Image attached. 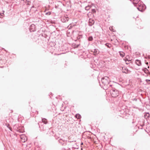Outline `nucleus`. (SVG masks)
I'll use <instances>...</instances> for the list:
<instances>
[{
    "instance_id": "f257e3e1",
    "label": "nucleus",
    "mask_w": 150,
    "mask_h": 150,
    "mask_svg": "<svg viewBox=\"0 0 150 150\" xmlns=\"http://www.w3.org/2000/svg\"><path fill=\"white\" fill-rule=\"evenodd\" d=\"M110 81V79L107 76H105L102 78L101 82L102 84H100L101 87H103L105 90H106L108 88H110V87L113 86V85L109 84V82Z\"/></svg>"
},
{
    "instance_id": "f03ea898",
    "label": "nucleus",
    "mask_w": 150,
    "mask_h": 150,
    "mask_svg": "<svg viewBox=\"0 0 150 150\" xmlns=\"http://www.w3.org/2000/svg\"><path fill=\"white\" fill-rule=\"evenodd\" d=\"M110 93L111 96L115 98L118 96L119 94V91L116 89L113 86L111 87Z\"/></svg>"
},
{
    "instance_id": "7ed1b4c3",
    "label": "nucleus",
    "mask_w": 150,
    "mask_h": 150,
    "mask_svg": "<svg viewBox=\"0 0 150 150\" xmlns=\"http://www.w3.org/2000/svg\"><path fill=\"white\" fill-rule=\"evenodd\" d=\"M137 5L138 7L137 8L138 10L140 11L143 12L146 9V6L142 2H140Z\"/></svg>"
},
{
    "instance_id": "20e7f679",
    "label": "nucleus",
    "mask_w": 150,
    "mask_h": 150,
    "mask_svg": "<svg viewBox=\"0 0 150 150\" xmlns=\"http://www.w3.org/2000/svg\"><path fill=\"white\" fill-rule=\"evenodd\" d=\"M20 138L21 142H25L27 139V137L24 135H21Z\"/></svg>"
},
{
    "instance_id": "39448f33",
    "label": "nucleus",
    "mask_w": 150,
    "mask_h": 150,
    "mask_svg": "<svg viewBox=\"0 0 150 150\" xmlns=\"http://www.w3.org/2000/svg\"><path fill=\"white\" fill-rule=\"evenodd\" d=\"M122 72L123 73L125 74H127L129 73V71L128 69H127V68L125 67H123L122 68Z\"/></svg>"
},
{
    "instance_id": "423d86ee",
    "label": "nucleus",
    "mask_w": 150,
    "mask_h": 150,
    "mask_svg": "<svg viewBox=\"0 0 150 150\" xmlns=\"http://www.w3.org/2000/svg\"><path fill=\"white\" fill-rule=\"evenodd\" d=\"M61 20L62 22H66L69 20V18L67 17H64L62 18Z\"/></svg>"
},
{
    "instance_id": "0eeeda50",
    "label": "nucleus",
    "mask_w": 150,
    "mask_h": 150,
    "mask_svg": "<svg viewBox=\"0 0 150 150\" xmlns=\"http://www.w3.org/2000/svg\"><path fill=\"white\" fill-rule=\"evenodd\" d=\"M94 23V21L91 18H90L89 20V25L90 26H92Z\"/></svg>"
},
{
    "instance_id": "6e6552de",
    "label": "nucleus",
    "mask_w": 150,
    "mask_h": 150,
    "mask_svg": "<svg viewBox=\"0 0 150 150\" xmlns=\"http://www.w3.org/2000/svg\"><path fill=\"white\" fill-rule=\"evenodd\" d=\"M93 50H93H92V51L93 52L94 55H96L99 54V51L98 49H95Z\"/></svg>"
},
{
    "instance_id": "1a4fd4ad",
    "label": "nucleus",
    "mask_w": 150,
    "mask_h": 150,
    "mask_svg": "<svg viewBox=\"0 0 150 150\" xmlns=\"http://www.w3.org/2000/svg\"><path fill=\"white\" fill-rule=\"evenodd\" d=\"M136 64L138 66H140L141 65V63L140 61L139 60L137 59L135 61Z\"/></svg>"
},
{
    "instance_id": "9d476101",
    "label": "nucleus",
    "mask_w": 150,
    "mask_h": 150,
    "mask_svg": "<svg viewBox=\"0 0 150 150\" xmlns=\"http://www.w3.org/2000/svg\"><path fill=\"white\" fill-rule=\"evenodd\" d=\"M140 0H133V3L134 4H138Z\"/></svg>"
},
{
    "instance_id": "9b49d317",
    "label": "nucleus",
    "mask_w": 150,
    "mask_h": 150,
    "mask_svg": "<svg viewBox=\"0 0 150 150\" xmlns=\"http://www.w3.org/2000/svg\"><path fill=\"white\" fill-rule=\"evenodd\" d=\"M144 116L145 118L147 119V118L149 117V113L148 112L146 113L145 114Z\"/></svg>"
},
{
    "instance_id": "f8f14e48",
    "label": "nucleus",
    "mask_w": 150,
    "mask_h": 150,
    "mask_svg": "<svg viewBox=\"0 0 150 150\" xmlns=\"http://www.w3.org/2000/svg\"><path fill=\"white\" fill-rule=\"evenodd\" d=\"M42 122L45 124H47V120L46 119L44 118L42 119Z\"/></svg>"
},
{
    "instance_id": "ddd939ff",
    "label": "nucleus",
    "mask_w": 150,
    "mask_h": 150,
    "mask_svg": "<svg viewBox=\"0 0 150 150\" xmlns=\"http://www.w3.org/2000/svg\"><path fill=\"white\" fill-rule=\"evenodd\" d=\"M119 53L121 57H123L125 56V54L124 52H120Z\"/></svg>"
},
{
    "instance_id": "4468645a",
    "label": "nucleus",
    "mask_w": 150,
    "mask_h": 150,
    "mask_svg": "<svg viewBox=\"0 0 150 150\" xmlns=\"http://www.w3.org/2000/svg\"><path fill=\"white\" fill-rule=\"evenodd\" d=\"M75 117L77 119H79L81 117V116L80 114H77L76 115Z\"/></svg>"
},
{
    "instance_id": "2eb2a0df",
    "label": "nucleus",
    "mask_w": 150,
    "mask_h": 150,
    "mask_svg": "<svg viewBox=\"0 0 150 150\" xmlns=\"http://www.w3.org/2000/svg\"><path fill=\"white\" fill-rule=\"evenodd\" d=\"M91 8L90 6H88L85 7V9L86 10H88Z\"/></svg>"
},
{
    "instance_id": "dca6fc26",
    "label": "nucleus",
    "mask_w": 150,
    "mask_h": 150,
    "mask_svg": "<svg viewBox=\"0 0 150 150\" xmlns=\"http://www.w3.org/2000/svg\"><path fill=\"white\" fill-rule=\"evenodd\" d=\"M109 29L111 31H112L113 32L115 31V30L113 28L112 26H110L109 28Z\"/></svg>"
},
{
    "instance_id": "f3484780",
    "label": "nucleus",
    "mask_w": 150,
    "mask_h": 150,
    "mask_svg": "<svg viewBox=\"0 0 150 150\" xmlns=\"http://www.w3.org/2000/svg\"><path fill=\"white\" fill-rule=\"evenodd\" d=\"M93 40V37L91 36L89 37L88 38V40L90 41H92Z\"/></svg>"
},
{
    "instance_id": "a211bd4d",
    "label": "nucleus",
    "mask_w": 150,
    "mask_h": 150,
    "mask_svg": "<svg viewBox=\"0 0 150 150\" xmlns=\"http://www.w3.org/2000/svg\"><path fill=\"white\" fill-rule=\"evenodd\" d=\"M105 45L108 48H110L111 47V45L108 43H106Z\"/></svg>"
},
{
    "instance_id": "6ab92c4d",
    "label": "nucleus",
    "mask_w": 150,
    "mask_h": 150,
    "mask_svg": "<svg viewBox=\"0 0 150 150\" xmlns=\"http://www.w3.org/2000/svg\"><path fill=\"white\" fill-rule=\"evenodd\" d=\"M145 81L147 83L150 84V80L146 79Z\"/></svg>"
},
{
    "instance_id": "aec40b11",
    "label": "nucleus",
    "mask_w": 150,
    "mask_h": 150,
    "mask_svg": "<svg viewBox=\"0 0 150 150\" xmlns=\"http://www.w3.org/2000/svg\"><path fill=\"white\" fill-rule=\"evenodd\" d=\"M91 14H92V15L93 16V14H92L91 13H90V12H89V13H88L87 14V16H88V17L89 18V15H91Z\"/></svg>"
},
{
    "instance_id": "412c9836",
    "label": "nucleus",
    "mask_w": 150,
    "mask_h": 150,
    "mask_svg": "<svg viewBox=\"0 0 150 150\" xmlns=\"http://www.w3.org/2000/svg\"><path fill=\"white\" fill-rule=\"evenodd\" d=\"M51 14V12H50L49 11L46 13V15H50Z\"/></svg>"
},
{
    "instance_id": "4be33fe9",
    "label": "nucleus",
    "mask_w": 150,
    "mask_h": 150,
    "mask_svg": "<svg viewBox=\"0 0 150 150\" xmlns=\"http://www.w3.org/2000/svg\"><path fill=\"white\" fill-rule=\"evenodd\" d=\"M92 12L94 13H95L96 12V10L95 9H92Z\"/></svg>"
},
{
    "instance_id": "5701e85b",
    "label": "nucleus",
    "mask_w": 150,
    "mask_h": 150,
    "mask_svg": "<svg viewBox=\"0 0 150 150\" xmlns=\"http://www.w3.org/2000/svg\"><path fill=\"white\" fill-rule=\"evenodd\" d=\"M62 141H63V140L62 139H60L59 140V142L61 143H62Z\"/></svg>"
},
{
    "instance_id": "b1692460",
    "label": "nucleus",
    "mask_w": 150,
    "mask_h": 150,
    "mask_svg": "<svg viewBox=\"0 0 150 150\" xmlns=\"http://www.w3.org/2000/svg\"><path fill=\"white\" fill-rule=\"evenodd\" d=\"M144 125H141L140 126V127L139 128L140 129H142V127H143V126Z\"/></svg>"
},
{
    "instance_id": "393cba45",
    "label": "nucleus",
    "mask_w": 150,
    "mask_h": 150,
    "mask_svg": "<svg viewBox=\"0 0 150 150\" xmlns=\"http://www.w3.org/2000/svg\"><path fill=\"white\" fill-rule=\"evenodd\" d=\"M132 100L133 101L134 100L135 101H137V98H134V99H132Z\"/></svg>"
},
{
    "instance_id": "a878e982",
    "label": "nucleus",
    "mask_w": 150,
    "mask_h": 150,
    "mask_svg": "<svg viewBox=\"0 0 150 150\" xmlns=\"http://www.w3.org/2000/svg\"><path fill=\"white\" fill-rule=\"evenodd\" d=\"M4 14V13H0V15H1V16H3Z\"/></svg>"
},
{
    "instance_id": "bb28decb",
    "label": "nucleus",
    "mask_w": 150,
    "mask_h": 150,
    "mask_svg": "<svg viewBox=\"0 0 150 150\" xmlns=\"http://www.w3.org/2000/svg\"><path fill=\"white\" fill-rule=\"evenodd\" d=\"M34 26H35L34 25H33V24H32V25H31V27H33Z\"/></svg>"
},
{
    "instance_id": "cd10ccee",
    "label": "nucleus",
    "mask_w": 150,
    "mask_h": 150,
    "mask_svg": "<svg viewBox=\"0 0 150 150\" xmlns=\"http://www.w3.org/2000/svg\"><path fill=\"white\" fill-rule=\"evenodd\" d=\"M9 129L10 130H11V128H10V127H9Z\"/></svg>"
},
{
    "instance_id": "c85d7f7f",
    "label": "nucleus",
    "mask_w": 150,
    "mask_h": 150,
    "mask_svg": "<svg viewBox=\"0 0 150 150\" xmlns=\"http://www.w3.org/2000/svg\"><path fill=\"white\" fill-rule=\"evenodd\" d=\"M146 64H147V65H148V62H146Z\"/></svg>"
},
{
    "instance_id": "c756f323",
    "label": "nucleus",
    "mask_w": 150,
    "mask_h": 150,
    "mask_svg": "<svg viewBox=\"0 0 150 150\" xmlns=\"http://www.w3.org/2000/svg\"><path fill=\"white\" fill-rule=\"evenodd\" d=\"M81 144V145H83V143L82 142Z\"/></svg>"
},
{
    "instance_id": "7c9ffc66",
    "label": "nucleus",
    "mask_w": 150,
    "mask_h": 150,
    "mask_svg": "<svg viewBox=\"0 0 150 150\" xmlns=\"http://www.w3.org/2000/svg\"><path fill=\"white\" fill-rule=\"evenodd\" d=\"M149 59H150V56H149Z\"/></svg>"
},
{
    "instance_id": "2f4dec72",
    "label": "nucleus",
    "mask_w": 150,
    "mask_h": 150,
    "mask_svg": "<svg viewBox=\"0 0 150 150\" xmlns=\"http://www.w3.org/2000/svg\"><path fill=\"white\" fill-rule=\"evenodd\" d=\"M64 144V143H63V144H62V145H63V144Z\"/></svg>"
},
{
    "instance_id": "473e14b6",
    "label": "nucleus",
    "mask_w": 150,
    "mask_h": 150,
    "mask_svg": "<svg viewBox=\"0 0 150 150\" xmlns=\"http://www.w3.org/2000/svg\"><path fill=\"white\" fill-rule=\"evenodd\" d=\"M149 115H150L149 117H150V114H149Z\"/></svg>"
},
{
    "instance_id": "72a5a7b5",
    "label": "nucleus",
    "mask_w": 150,
    "mask_h": 150,
    "mask_svg": "<svg viewBox=\"0 0 150 150\" xmlns=\"http://www.w3.org/2000/svg\"><path fill=\"white\" fill-rule=\"evenodd\" d=\"M149 74H150V73H149Z\"/></svg>"
}]
</instances>
